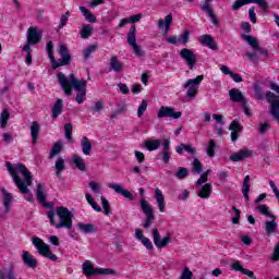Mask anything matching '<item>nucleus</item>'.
Masks as SVG:
<instances>
[{
	"mask_svg": "<svg viewBox=\"0 0 279 279\" xmlns=\"http://www.w3.org/2000/svg\"><path fill=\"white\" fill-rule=\"evenodd\" d=\"M270 260H275V263L279 260V243L276 244L274 253L270 257Z\"/></svg>",
	"mask_w": 279,
	"mask_h": 279,
	"instance_id": "63",
	"label": "nucleus"
},
{
	"mask_svg": "<svg viewBox=\"0 0 279 279\" xmlns=\"http://www.w3.org/2000/svg\"><path fill=\"white\" fill-rule=\"evenodd\" d=\"M250 156H252V150L242 149L231 155L230 160H232V162H241V160H246V158H250Z\"/></svg>",
	"mask_w": 279,
	"mask_h": 279,
	"instance_id": "20",
	"label": "nucleus"
},
{
	"mask_svg": "<svg viewBox=\"0 0 279 279\" xmlns=\"http://www.w3.org/2000/svg\"><path fill=\"white\" fill-rule=\"evenodd\" d=\"M242 194L245 202H250V175H246L243 180Z\"/></svg>",
	"mask_w": 279,
	"mask_h": 279,
	"instance_id": "33",
	"label": "nucleus"
},
{
	"mask_svg": "<svg viewBox=\"0 0 279 279\" xmlns=\"http://www.w3.org/2000/svg\"><path fill=\"white\" fill-rule=\"evenodd\" d=\"M140 206L146 216V220L143 223V228L147 230V228H151V225L154 223V220L156 219V215H154V208H151V205L147 203L145 198H142L140 201Z\"/></svg>",
	"mask_w": 279,
	"mask_h": 279,
	"instance_id": "9",
	"label": "nucleus"
},
{
	"mask_svg": "<svg viewBox=\"0 0 279 279\" xmlns=\"http://www.w3.org/2000/svg\"><path fill=\"white\" fill-rule=\"evenodd\" d=\"M57 77L61 88H63V92L68 95V97H71V95L73 94V88L74 90H84V88H86V80L78 81L73 73L70 74L66 78V75H64V73L59 72L57 74ZM71 86H73V88Z\"/></svg>",
	"mask_w": 279,
	"mask_h": 279,
	"instance_id": "3",
	"label": "nucleus"
},
{
	"mask_svg": "<svg viewBox=\"0 0 279 279\" xmlns=\"http://www.w3.org/2000/svg\"><path fill=\"white\" fill-rule=\"evenodd\" d=\"M252 3H257L264 12H269V3L265 0H253Z\"/></svg>",
	"mask_w": 279,
	"mask_h": 279,
	"instance_id": "51",
	"label": "nucleus"
},
{
	"mask_svg": "<svg viewBox=\"0 0 279 279\" xmlns=\"http://www.w3.org/2000/svg\"><path fill=\"white\" fill-rule=\"evenodd\" d=\"M59 56L61 59L57 61H52L51 69L56 71V69H60V66H69L71 64V60H73V57H71V52L69 51V47L65 46V44L59 45L58 50Z\"/></svg>",
	"mask_w": 279,
	"mask_h": 279,
	"instance_id": "5",
	"label": "nucleus"
},
{
	"mask_svg": "<svg viewBox=\"0 0 279 279\" xmlns=\"http://www.w3.org/2000/svg\"><path fill=\"white\" fill-rule=\"evenodd\" d=\"M110 71H114V73H121L123 71V63L119 61L117 56H112L109 61Z\"/></svg>",
	"mask_w": 279,
	"mask_h": 279,
	"instance_id": "22",
	"label": "nucleus"
},
{
	"mask_svg": "<svg viewBox=\"0 0 279 279\" xmlns=\"http://www.w3.org/2000/svg\"><path fill=\"white\" fill-rule=\"evenodd\" d=\"M255 210H257V213H259V215H264V217H269V219H277V217L275 215H272L271 213H269V206L262 204L258 205Z\"/></svg>",
	"mask_w": 279,
	"mask_h": 279,
	"instance_id": "32",
	"label": "nucleus"
},
{
	"mask_svg": "<svg viewBox=\"0 0 279 279\" xmlns=\"http://www.w3.org/2000/svg\"><path fill=\"white\" fill-rule=\"evenodd\" d=\"M265 230L268 236H270V234L278 232V222H276V219H272L271 221H266Z\"/></svg>",
	"mask_w": 279,
	"mask_h": 279,
	"instance_id": "30",
	"label": "nucleus"
},
{
	"mask_svg": "<svg viewBox=\"0 0 279 279\" xmlns=\"http://www.w3.org/2000/svg\"><path fill=\"white\" fill-rule=\"evenodd\" d=\"M82 151L84 156H90V153L93 151V144L90 143V140L86 136H84L81 141Z\"/></svg>",
	"mask_w": 279,
	"mask_h": 279,
	"instance_id": "27",
	"label": "nucleus"
},
{
	"mask_svg": "<svg viewBox=\"0 0 279 279\" xmlns=\"http://www.w3.org/2000/svg\"><path fill=\"white\" fill-rule=\"evenodd\" d=\"M175 178H178V180H184L185 178H189V168L180 167L175 173Z\"/></svg>",
	"mask_w": 279,
	"mask_h": 279,
	"instance_id": "42",
	"label": "nucleus"
},
{
	"mask_svg": "<svg viewBox=\"0 0 279 279\" xmlns=\"http://www.w3.org/2000/svg\"><path fill=\"white\" fill-rule=\"evenodd\" d=\"M64 132H65V138L70 141V143H73V124L65 123L64 124Z\"/></svg>",
	"mask_w": 279,
	"mask_h": 279,
	"instance_id": "41",
	"label": "nucleus"
},
{
	"mask_svg": "<svg viewBox=\"0 0 279 279\" xmlns=\"http://www.w3.org/2000/svg\"><path fill=\"white\" fill-rule=\"evenodd\" d=\"M92 112H101L104 110V100H98L90 107Z\"/></svg>",
	"mask_w": 279,
	"mask_h": 279,
	"instance_id": "49",
	"label": "nucleus"
},
{
	"mask_svg": "<svg viewBox=\"0 0 279 279\" xmlns=\"http://www.w3.org/2000/svg\"><path fill=\"white\" fill-rule=\"evenodd\" d=\"M155 199L157 202V206L160 210V213H165V195H162V191L160 189L155 190Z\"/></svg>",
	"mask_w": 279,
	"mask_h": 279,
	"instance_id": "25",
	"label": "nucleus"
},
{
	"mask_svg": "<svg viewBox=\"0 0 279 279\" xmlns=\"http://www.w3.org/2000/svg\"><path fill=\"white\" fill-rule=\"evenodd\" d=\"M72 162L78 169V171H86V163L80 155L72 156Z\"/></svg>",
	"mask_w": 279,
	"mask_h": 279,
	"instance_id": "31",
	"label": "nucleus"
},
{
	"mask_svg": "<svg viewBox=\"0 0 279 279\" xmlns=\"http://www.w3.org/2000/svg\"><path fill=\"white\" fill-rule=\"evenodd\" d=\"M54 167L57 171H64V169H66V166H64V159L62 157H59L56 161Z\"/></svg>",
	"mask_w": 279,
	"mask_h": 279,
	"instance_id": "52",
	"label": "nucleus"
},
{
	"mask_svg": "<svg viewBox=\"0 0 279 279\" xmlns=\"http://www.w3.org/2000/svg\"><path fill=\"white\" fill-rule=\"evenodd\" d=\"M61 151H62V143L57 142L50 150L49 159L51 160V158H56V156H58V154H60Z\"/></svg>",
	"mask_w": 279,
	"mask_h": 279,
	"instance_id": "40",
	"label": "nucleus"
},
{
	"mask_svg": "<svg viewBox=\"0 0 279 279\" xmlns=\"http://www.w3.org/2000/svg\"><path fill=\"white\" fill-rule=\"evenodd\" d=\"M89 187L92 189L93 193H99V191H101V185L95 181L89 182Z\"/></svg>",
	"mask_w": 279,
	"mask_h": 279,
	"instance_id": "64",
	"label": "nucleus"
},
{
	"mask_svg": "<svg viewBox=\"0 0 279 279\" xmlns=\"http://www.w3.org/2000/svg\"><path fill=\"white\" fill-rule=\"evenodd\" d=\"M233 213H235L234 217L232 218V223L238 225L241 219V211L235 206L232 207Z\"/></svg>",
	"mask_w": 279,
	"mask_h": 279,
	"instance_id": "57",
	"label": "nucleus"
},
{
	"mask_svg": "<svg viewBox=\"0 0 279 279\" xmlns=\"http://www.w3.org/2000/svg\"><path fill=\"white\" fill-rule=\"evenodd\" d=\"M47 217L50 221V226H54L57 230H60V228L71 230L73 228V213L64 206H58L56 210H49Z\"/></svg>",
	"mask_w": 279,
	"mask_h": 279,
	"instance_id": "2",
	"label": "nucleus"
},
{
	"mask_svg": "<svg viewBox=\"0 0 279 279\" xmlns=\"http://www.w3.org/2000/svg\"><path fill=\"white\" fill-rule=\"evenodd\" d=\"M134 155H135V158H136V160H137V162H138L140 165H143V162H145V154H143V153L140 151V150H135V151H134Z\"/></svg>",
	"mask_w": 279,
	"mask_h": 279,
	"instance_id": "61",
	"label": "nucleus"
},
{
	"mask_svg": "<svg viewBox=\"0 0 279 279\" xmlns=\"http://www.w3.org/2000/svg\"><path fill=\"white\" fill-rule=\"evenodd\" d=\"M26 40L32 43V45H38L43 40V31L36 26H31L27 29Z\"/></svg>",
	"mask_w": 279,
	"mask_h": 279,
	"instance_id": "12",
	"label": "nucleus"
},
{
	"mask_svg": "<svg viewBox=\"0 0 279 279\" xmlns=\"http://www.w3.org/2000/svg\"><path fill=\"white\" fill-rule=\"evenodd\" d=\"M229 97L230 100L233 101V104H245V98L243 97V93H241L240 89L232 88L229 90Z\"/></svg>",
	"mask_w": 279,
	"mask_h": 279,
	"instance_id": "18",
	"label": "nucleus"
},
{
	"mask_svg": "<svg viewBox=\"0 0 279 279\" xmlns=\"http://www.w3.org/2000/svg\"><path fill=\"white\" fill-rule=\"evenodd\" d=\"M180 117H182V111H175L173 107H160L157 113V119H180Z\"/></svg>",
	"mask_w": 279,
	"mask_h": 279,
	"instance_id": "10",
	"label": "nucleus"
},
{
	"mask_svg": "<svg viewBox=\"0 0 279 279\" xmlns=\"http://www.w3.org/2000/svg\"><path fill=\"white\" fill-rule=\"evenodd\" d=\"M203 167H202V161L199 159L195 158L193 163H192V172L193 173H202Z\"/></svg>",
	"mask_w": 279,
	"mask_h": 279,
	"instance_id": "45",
	"label": "nucleus"
},
{
	"mask_svg": "<svg viewBox=\"0 0 279 279\" xmlns=\"http://www.w3.org/2000/svg\"><path fill=\"white\" fill-rule=\"evenodd\" d=\"M36 195H37V202H39V204H43L45 208L53 207V205L47 203V194H45V187L43 186V183L37 184Z\"/></svg>",
	"mask_w": 279,
	"mask_h": 279,
	"instance_id": "15",
	"label": "nucleus"
},
{
	"mask_svg": "<svg viewBox=\"0 0 279 279\" xmlns=\"http://www.w3.org/2000/svg\"><path fill=\"white\" fill-rule=\"evenodd\" d=\"M268 130H271V124H269V122H264L259 124V134H266Z\"/></svg>",
	"mask_w": 279,
	"mask_h": 279,
	"instance_id": "55",
	"label": "nucleus"
},
{
	"mask_svg": "<svg viewBox=\"0 0 279 279\" xmlns=\"http://www.w3.org/2000/svg\"><path fill=\"white\" fill-rule=\"evenodd\" d=\"M38 136H40V124L36 121L31 123V137L33 140V145L38 143Z\"/></svg>",
	"mask_w": 279,
	"mask_h": 279,
	"instance_id": "23",
	"label": "nucleus"
},
{
	"mask_svg": "<svg viewBox=\"0 0 279 279\" xmlns=\"http://www.w3.org/2000/svg\"><path fill=\"white\" fill-rule=\"evenodd\" d=\"M100 199H101L102 208L105 210V215H110V203L104 196H101Z\"/></svg>",
	"mask_w": 279,
	"mask_h": 279,
	"instance_id": "54",
	"label": "nucleus"
},
{
	"mask_svg": "<svg viewBox=\"0 0 279 279\" xmlns=\"http://www.w3.org/2000/svg\"><path fill=\"white\" fill-rule=\"evenodd\" d=\"M242 38L254 49V51H260V46L258 45V39H256V37L242 35Z\"/></svg>",
	"mask_w": 279,
	"mask_h": 279,
	"instance_id": "29",
	"label": "nucleus"
},
{
	"mask_svg": "<svg viewBox=\"0 0 279 279\" xmlns=\"http://www.w3.org/2000/svg\"><path fill=\"white\" fill-rule=\"evenodd\" d=\"M216 148L217 144L215 143V140H209L207 145V156H209V158H214Z\"/></svg>",
	"mask_w": 279,
	"mask_h": 279,
	"instance_id": "44",
	"label": "nucleus"
},
{
	"mask_svg": "<svg viewBox=\"0 0 279 279\" xmlns=\"http://www.w3.org/2000/svg\"><path fill=\"white\" fill-rule=\"evenodd\" d=\"M254 93L257 99H260V100L265 99V95L263 94V88H260V86L255 85Z\"/></svg>",
	"mask_w": 279,
	"mask_h": 279,
	"instance_id": "58",
	"label": "nucleus"
},
{
	"mask_svg": "<svg viewBox=\"0 0 279 279\" xmlns=\"http://www.w3.org/2000/svg\"><path fill=\"white\" fill-rule=\"evenodd\" d=\"M96 51H97V45H90L86 47L83 50V58L85 62H88V60H90V56H93V53H95Z\"/></svg>",
	"mask_w": 279,
	"mask_h": 279,
	"instance_id": "36",
	"label": "nucleus"
},
{
	"mask_svg": "<svg viewBox=\"0 0 279 279\" xmlns=\"http://www.w3.org/2000/svg\"><path fill=\"white\" fill-rule=\"evenodd\" d=\"M181 58L185 60L191 71L195 69V64H197V56L195 54V52H193V50L187 48L181 49Z\"/></svg>",
	"mask_w": 279,
	"mask_h": 279,
	"instance_id": "11",
	"label": "nucleus"
},
{
	"mask_svg": "<svg viewBox=\"0 0 279 279\" xmlns=\"http://www.w3.org/2000/svg\"><path fill=\"white\" fill-rule=\"evenodd\" d=\"M231 269H233V271H241V274H243L245 268H243V265H241V262L236 260L231 265Z\"/></svg>",
	"mask_w": 279,
	"mask_h": 279,
	"instance_id": "62",
	"label": "nucleus"
},
{
	"mask_svg": "<svg viewBox=\"0 0 279 279\" xmlns=\"http://www.w3.org/2000/svg\"><path fill=\"white\" fill-rule=\"evenodd\" d=\"M3 205L5 213H10L11 204H12V194L3 191Z\"/></svg>",
	"mask_w": 279,
	"mask_h": 279,
	"instance_id": "39",
	"label": "nucleus"
},
{
	"mask_svg": "<svg viewBox=\"0 0 279 279\" xmlns=\"http://www.w3.org/2000/svg\"><path fill=\"white\" fill-rule=\"evenodd\" d=\"M126 40L130 47L133 48V53H135L137 58H145V51L141 49V46L136 45V25H132L129 29Z\"/></svg>",
	"mask_w": 279,
	"mask_h": 279,
	"instance_id": "8",
	"label": "nucleus"
},
{
	"mask_svg": "<svg viewBox=\"0 0 279 279\" xmlns=\"http://www.w3.org/2000/svg\"><path fill=\"white\" fill-rule=\"evenodd\" d=\"M189 36H191V31L185 29L181 35L179 41L181 40L182 45H186L189 43Z\"/></svg>",
	"mask_w": 279,
	"mask_h": 279,
	"instance_id": "56",
	"label": "nucleus"
},
{
	"mask_svg": "<svg viewBox=\"0 0 279 279\" xmlns=\"http://www.w3.org/2000/svg\"><path fill=\"white\" fill-rule=\"evenodd\" d=\"M46 51L48 53V58L50 59L51 64H53L56 57L53 56V41H48L46 45Z\"/></svg>",
	"mask_w": 279,
	"mask_h": 279,
	"instance_id": "43",
	"label": "nucleus"
},
{
	"mask_svg": "<svg viewBox=\"0 0 279 279\" xmlns=\"http://www.w3.org/2000/svg\"><path fill=\"white\" fill-rule=\"evenodd\" d=\"M197 195L202 199H208V197H210V195H213V185L210 183L203 185L201 187L199 192L197 193Z\"/></svg>",
	"mask_w": 279,
	"mask_h": 279,
	"instance_id": "26",
	"label": "nucleus"
},
{
	"mask_svg": "<svg viewBox=\"0 0 279 279\" xmlns=\"http://www.w3.org/2000/svg\"><path fill=\"white\" fill-rule=\"evenodd\" d=\"M161 141L160 140H147L145 142V147L148 151H156L160 147Z\"/></svg>",
	"mask_w": 279,
	"mask_h": 279,
	"instance_id": "34",
	"label": "nucleus"
},
{
	"mask_svg": "<svg viewBox=\"0 0 279 279\" xmlns=\"http://www.w3.org/2000/svg\"><path fill=\"white\" fill-rule=\"evenodd\" d=\"M78 93L76 94V101L78 104H84V98L86 97V88H83L81 90H77Z\"/></svg>",
	"mask_w": 279,
	"mask_h": 279,
	"instance_id": "53",
	"label": "nucleus"
},
{
	"mask_svg": "<svg viewBox=\"0 0 279 279\" xmlns=\"http://www.w3.org/2000/svg\"><path fill=\"white\" fill-rule=\"evenodd\" d=\"M250 3H254V0H235L231 7V10H233V12H238V10H241L243 5H250Z\"/></svg>",
	"mask_w": 279,
	"mask_h": 279,
	"instance_id": "38",
	"label": "nucleus"
},
{
	"mask_svg": "<svg viewBox=\"0 0 279 279\" xmlns=\"http://www.w3.org/2000/svg\"><path fill=\"white\" fill-rule=\"evenodd\" d=\"M33 245L36 247L38 254L44 256L45 258H49V260H58V256L51 253V247L49 244L45 243L40 238H33Z\"/></svg>",
	"mask_w": 279,
	"mask_h": 279,
	"instance_id": "6",
	"label": "nucleus"
},
{
	"mask_svg": "<svg viewBox=\"0 0 279 279\" xmlns=\"http://www.w3.org/2000/svg\"><path fill=\"white\" fill-rule=\"evenodd\" d=\"M173 23V14L169 13L165 20L158 21V28L162 29L165 27V34H169V29H171V24Z\"/></svg>",
	"mask_w": 279,
	"mask_h": 279,
	"instance_id": "19",
	"label": "nucleus"
},
{
	"mask_svg": "<svg viewBox=\"0 0 279 279\" xmlns=\"http://www.w3.org/2000/svg\"><path fill=\"white\" fill-rule=\"evenodd\" d=\"M142 244L146 247V250H154V244L151 243V240L149 238H143L141 240Z\"/></svg>",
	"mask_w": 279,
	"mask_h": 279,
	"instance_id": "60",
	"label": "nucleus"
},
{
	"mask_svg": "<svg viewBox=\"0 0 279 279\" xmlns=\"http://www.w3.org/2000/svg\"><path fill=\"white\" fill-rule=\"evenodd\" d=\"M80 11L82 12L83 16H85L86 21L89 23H97V17L95 14L90 13L86 7H80Z\"/></svg>",
	"mask_w": 279,
	"mask_h": 279,
	"instance_id": "37",
	"label": "nucleus"
},
{
	"mask_svg": "<svg viewBox=\"0 0 279 279\" xmlns=\"http://www.w3.org/2000/svg\"><path fill=\"white\" fill-rule=\"evenodd\" d=\"M153 241L156 245L157 250H162V247H167L169 243H171V236L167 235L162 240L160 239V232L158 228L153 229Z\"/></svg>",
	"mask_w": 279,
	"mask_h": 279,
	"instance_id": "13",
	"label": "nucleus"
},
{
	"mask_svg": "<svg viewBox=\"0 0 279 279\" xmlns=\"http://www.w3.org/2000/svg\"><path fill=\"white\" fill-rule=\"evenodd\" d=\"M210 1H213V0H205L204 4L202 7V10H203V12H206L208 14V16L211 17L214 25H219V20L217 19V15H215V12L210 8Z\"/></svg>",
	"mask_w": 279,
	"mask_h": 279,
	"instance_id": "21",
	"label": "nucleus"
},
{
	"mask_svg": "<svg viewBox=\"0 0 279 279\" xmlns=\"http://www.w3.org/2000/svg\"><path fill=\"white\" fill-rule=\"evenodd\" d=\"M22 260L29 269H36V267H38V259L34 258V256L27 251H23Z\"/></svg>",
	"mask_w": 279,
	"mask_h": 279,
	"instance_id": "16",
	"label": "nucleus"
},
{
	"mask_svg": "<svg viewBox=\"0 0 279 279\" xmlns=\"http://www.w3.org/2000/svg\"><path fill=\"white\" fill-rule=\"evenodd\" d=\"M229 130L231 132H243V125H241V123H239V121L233 120L231 122V124L229 125Z\"/></svg>",
	"mask_w": 279,
	"mask_h": 279,
	"instance_id": "46",
	"label": "nucleus"
},
{
	"mask_svg": "<svg viewBox=\"0 0 279 279\" xmlns=\"http://www.w3.org/2000/svg\"><path fill=\"white\" fill-rule=\"evenodd\" d=\"M147 110V100H143L137 109V117L141 118L145 114Z\"/></svg>",
	"mask_w": 279,
	"mask_h": 279,
	"instance_id": "50",
	"label": "nucleus"
},
{
	"mask_svg": "<svg viewBox=\"0 0 279 279\" xmlns=\"http://www.w3.org/2000/svg\"><path fill=\"white\" fill-rule=\"evenodd\" d=\"M204 82V75H198L195 78H190L183 85V88H189L186 92V97L189 99H195L197 97V90H199V84Z\"/></svg>",
	"mask_w": 279,
	"mask_h": 279,
	"instance_id": "7",
	"label": "nucleus"
},
{
	"mask_svg": "<svg viewBox=\"0 0 279 279\" xmlns=\"http://www.w3.org/2000/svg\"><path fill=\"white\" fill-rule=\"evenodd\" d=\"M94 33H95V27H93V25L84 24L81 29V38H83V40H86L89 37H92Z\"/></svg>",
	"mask_w": 279,
	"mask_h": 279,
	"instance_id": "28",
	"label": "nucleus"
},
{
	"mask_svg": "<svg viewBox=\"0 0 279 279\" xmlns=\"http://www.w3.org/2000/svg\"><path fill=\"white\" fill-rule=\"evenodd\" d=\"M198 43H201L203 47H208L211 51H217L219 49V45L215 41V37L208 34L199 36Z\"/></svg>",
	"mask_w": 279,
	"mask_h": 279,
	"instance_id": "14",
	"label": "nucleus"
},
{
	"mask_svg": "<svg viewBox=\"0 0 279 279\" xmlns=\"http://www.w3.org/2000/svg\"><path fill=\"white\" fill-rule=\"evenodd\" d=\"M108 186H109V189H112L113 191H116L118 193V195H122V197H125V199H129V202H133L134 194H132L130 191L123 189L121 185L109 183Z\"/></svg>",
	"mask_w": 279,
	"mask_h": 279,
	"instance_id": "17",
	"label": "nucleus"
},
{
	"mask_svg": "<svg viewBox=\"0 0 279 279\" xmlns=\"http://www.w3.org/2000/svg\"><path fill=\"white\" fill-rule=\"evenodd\" d=\"M7 170L13 178L14 184L17 186L22 195H29V187L32 186V172L23 163L12 165L10 161L7 162Z\"/></svg>",
	"mask_w": 279,
	"mask_h": 279,
	"instance_id": "1",
	"label": "nucleus"
},
{
	"mask_svg": "<svg viewBox=\"0 0 279 279\" xmlns=\"http://www.w3.org/2000/svg\"><path fill=\"white\" fill-rule=\"evenodd\" d=\"M8 119H10V112H8V110H3L0 116L1 128H5V125H8Z\"/></svg>",
	"mask_w": 279,
	"mask_h": 279,
	"instance_id": "47",
	"label": "nucleus"
},
{
	"mask_svg": "<svg viewBox=\"0 0 279 279\" xmlns=\"http://www.w3.org/2000/svg\"><path fill=\"white\" fill-rule=\"evenodd\" d=\"M77 228L80 232H83V234H94V232H97V229L93 223L78 222Z\"/></svg>",
	"mask_w": 279,
	"mask_h": 279,
	"instance_id": "24",
	"label": "nucleus"
},
{
	"mask_svg": "<svg viewBox=\"0 0 279 279\" xmlns=\"http://www.w3.org/2000/svg\"><path fill=\"white\" fill-rule=\"evenodd\" d=\"M69 16H71V12L66 11L65 14L61 15L59 29H62L66 23H69Z\"/></svg>",
	"mask_w": 279,
	"mask_h": 279,
	"instance_id": "48",
	"label": "nucleus"
},
{
	"mask_svg": "<svg viewBox=\"0 0 279 279\" xmlns=\"http://www.w3.org/2000/svg\"><path fill=\"white\" fill-rule=\"evenodd\" d=\"M193 272L189 269V267H185L181 274L180 279H192Z\"/></svg>",
	"mask_w": 279,
	"mask_h": 279,
	"instance_id": "59",
	"label": "nucleus"
},
{
	"mask_svg": "<svg viewBox=\"0 0 279 279\" xmlns=\"http://www.w3.org/2000/svg\"><path fill=\"white\" fill-rule=\"evenodd\" d=\"M82 269L86 278H93L95 276H117V270L112 268H95V264L88 259L83 263Z\"/></svg>",
	"mask_w": 279,
	"mask_h": 279,
	"instance_id": "4",
	"label": "nucleus"
},
{
	"mask_svg": "<svg viewBox=\"0 0 279 279\" xmlns=\"http://www.w3.org/2000/svg\"><path fill=\"white\" fill-rule=\"evenodd\" d=\"M62 99H57L52 107V119H58L62 114Z\"/></svg>",
	"mask_w": 279,
	"mask_h": 279,
	"instance_id": "35",
	"label": "nucleus"
}]
</instances>
